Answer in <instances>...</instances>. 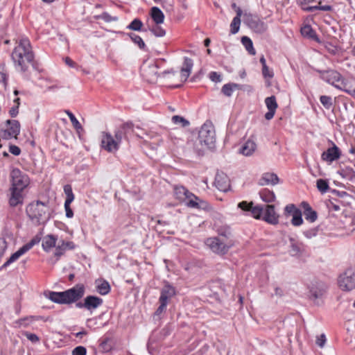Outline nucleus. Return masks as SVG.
<instances>
[{"label":"nucleus","instance_id":"1","mask_svg":"<svg viewBox=\"0 0 355 355\" xmlns=\"http://www.w3.org/2000/svg\"><path fill=\"white\" fill-rule=\"evenodd\" d=\"M11 58L16 67H19L21 71H26L28 65L34 59L30 42L26 38L19 40L18 44L13 49Z\"/></svg>","mask_w":355,"mask_h":355},{"label":"nucleus","instance_id":"2","mask_svg":"<svg viewBox=\"0 0 355 355\" xmlns=\"http://www.w3.org/2000/svg\"><path fill=\"white\" fill-rule=\"evenodd\" d=\"M29 220L36 226L44 225L51 218V209L48 205L40 200L30 202L26 207Z\"/></svg>","mask_w":355,"mask_h":355},{"label":"nucleus","instance_id":"3","mask_svg":"<svg viewBox=\"0 0 355 355\" xmlns=\"http://www.w3.org/2000/svg\"><path fill=\"white\" fill-rule=\"evenodd\" d=\"M85 293V286L82 284L62 292L47 291L46 297L57 304H70L80 300Z\"/></svg>","mask_w":355,"mask_h":355},{"label":"nucleus","instance_id":"4","mask_svg":"<svg viewBox=\"0 0 355 355\" xmlns=\"http://www.w3.org/2000/svg\"><path fill=\"white\" fill-rule=\"evenodd\" d=\"M164 61V59H159L150 62H144L141 67L143 78L150 83H155L159 76L165 78L167 74L174 75L175 71L172 69L164 71L161 73H158L160 63Z\"/></svg>","mask_w":355,"mask_h":355},{"label":"nucleus","instance_id":"5","mask_svg":"<svg viewBox=\"0 0 355 355\" xmlns=\"http://www.w3.org/2000/svg\"><path fill=\"white\" fill-rule=\"evenodd\" d=\"M200 143L207 148H213L216 141L215 130L211 123H205L200 128L198 133Z\"/></svg>","mask_w":355,"mask_h":355},{"label":"nucleus","instance_id":"6","mask_svg":"<svg viewBox=\"0 0 355 355\" xmlns=\"http://www.w3.org/2000/svg\"><path fill=\"white\" fill-rule=\"evenodd\" d=\"M11 187L24 191L29 184L30 179L27 174L19 168H13L10 173Z\"/></svg>","mask_w":355,"mask_h":355},{"label":"nucleus","instance_id":"7","mask_svg":"<svg viewBox=\"0 0 355 355\" xmlns=\"http://www.w3.org/2000/svg\"><path fill=\"white\" fill-rule=\"evenodd\" d=\"M339 287L343 291H349L355 288V268H349L338 279Z\"/></svg>","mask_w":355,"mask_h":355},{"label":"nucleus","instance_id":"8","mask_svg":"<svg viewBox=\"0 0 355 355\" xmlns=\"http://www.w3.org/2000/svg\"><path fill=\"white\" fill-rule=\"evenodd\" d=\"M243 21L250 28L258 33H263L267 29V25L263 21L250 13L243 15Z\"/></svg>","mask_w":355,"mask_h":355},{"label":"nucleus","instance_id":"9","mask_svg":"<svg viewBox=\"0 0 355 355\" xmlns=\"http://www.w3.org/2000/svg\"><path fill=\"white\" fill-rule=\"evenodd\" d=\"M6 124L8 128L0 130V135L3 139L9 140L12 138L17 139L20 133L21 125L17 120L8 119Z\"/></svg>","mask_w":355,"mask_h":355},{"label":"nucleus","instance_id":"10","mask_svg":"<svg viewBox=\"0 0 355 355\" xmlns=\"http://www.w3.org/2000/svg\"><path fill=\"white\" fill-rule=\"evenodd\" d=\"M133 132V124L130 122H127L121 125L114 131V139L117 142L118 146L120 147L121 144L123 140L128 139V135Z\"/></svg>","mask_w":355,"mask_h":355},{"label":"nucleus","instance_id":"11","mask_svg":"<svg viewBox=\"0 0 355 355\" xmlns=\"http://www.w3.org/2000/svg\"><path fill=\"white\" fill-rule=\"evenodd\" d=\"M205 243L214 252L218 254H226L230 247L225 244L223 241L217 237L207 239Z\"/></svg>","mask_w":355,"mask_h":355},{"label":"nucleus","instance_id":"12","mask_svg":"<svg viewBox=\"0 0 355 355\" xmlns=\"http://www.w3.org/2000/svg\"><path fill=\"white\" fill-rule=\"evenodd\" d=\"M101 143V148L108 153H114L119 148L117 142L110 132H102Z\"/></svg>","mask_w":355,"mask_h":355},{"label":"nucleus","instance_id":"13","mask_svg":"<svg viewBox=\"0 0 355 355\" xmlns=\"http://www.w3.org/2000/svg\"><path fill=\"white\" fill-rule=\"evenodd\" d=\"M309 297L311 300H317L323 296L327 291L326 284L321 281H313L309 286Z\"/></svg>","mask_w":355,"mask_h":355},{"label":"nucleus","instance_id":"14","mask_svg":"<svg viewBox=\"0 0 355 355\" xmlns=\"http://www.w3.org/2000/svg\"><path fill=\"white\" fill-rule=\"evenodd\" d=\"M285 214L292 216L291 224L293 226H300L303 223L302 211L295 205L289 204L284 208Z\"/></svg>","mask_w":355,"mask_h":355},{"label":"nucleus","instance_id":"15","mask_svg":"<svg viewBox=\"0 0 355 355\" xmlns=\"http://www.w3.org/2000/svg\"><path fill=\"white\" fill-rule=\"evenodd\" d=\"M184 191V195L188 199L187 205L192 208L205 209L207 207V202L200 200L198 197L191 193L185 187L180 188Z\"/></svg>","mask_w":355,"mask_h":355},{"label":"nucleus","instance_id":"16","mask_svg":"<svg viewBox=\"0 0 355 355\" xmlns=\"http://www.w3.org/2000/svg\"><path fill=\"white\" fill-rule=\"evenodd\" d=\"M317 71L320 73V78L323 80L334 86L340 81V78L342 76L335 70H317Z\"/></svg>","mask_w":355,"mask_h":355},{"label":"nucleus","instance_id":"17","mask_svg":"<svg viewBox=\"0 0 355 355\" xmlns=\"http://www.w3.org/2000/svg\"><path fill=\"white\" fill-rule=\"evenodd\" d=\"M238 207L243 211H249L251 212L254 218L259 219L263 212L264 208L262 206L257 205L253 207V202H248L247 201H242L238 204Z\"/></svg>","mask_w":355,"mask_h":355},{"label":"nucleus","instance_id":"18","mask_svg":"<svg viewBox=\"0 0 355 355\" xmlns=\"http://www.w3.org/2000/svg\"><path fill=\"white\" fill-rule=\"evenodd\" d=\"M214 184L219 191L226 192L230 187V180L225 173L218 172L215 177Z\"/></svg>","mask_w":355,"mask_h":355},{"label":"nucleus","instance_id":"19","mask_svg":"<svg viewBox=\"0 0 355 355\" xmlns=\"http://www.w3.org/2000/svg\"><path fill=\"white\" fill-rule=\"evenodd\" d=\"M10 195L8 199L9 205L15 207L21 205L24 203V191L18 190L16 188H10Z\"/></svg>","mask_w":355,"mask_h":355},{"label":"nucleus","instance_id":"20","mask_svg":"<svg viewBox=\"0 0 355 355\" xmlns=\"http://www.w3.org/2000/svg\"><path fill=\"white\" fill-rule=\"evenodd\" d=\"M264 215L262 218L263 220L272 225H277L279 223V215L275 210V206L272 205H268L265 206L263 210Z\"/></svg>","mask_w":355,"mask_h":355},{"label":"nucleus","instance_id":"21","mask_svg":"<svg viewBox=\"0 0 355 355\" xmlns=\"http://www.w3.org/2000/svg\"><path fill=\"white\" fill-rule=\"evenodd\" d=\"M175 287L171 286L168 282H165V284L160 292L159 302L168 304L169 300L175 295Z\"/></svg>","mask_w":355,"mask_h":355},{"label":"nucleus","instance_id":"22","mask_svg":"<svg viewBox=\"0 0 355 355\" xmlns=\"http://www.w3.org/2000/svg\"><path fill=\"white\" fill-rule=\"evenodd\" d=\"M341 155L339 148L333 144V146L329 148L322 153V159L328 162H332L340 158Z\"/></svg>","mask_w":355,"mask_h":355},{"label":"nucleus","instance_id":"23","mask_svg":"<svg viewBox=\"0 0 355 355\" xmlns=\"http://www.w3.org/2000/svg\"><path fill=\"white\" fill-rule=\"evenodd\" d=\"M279 179L277 174L274 173H265L259 180L258 184L260 186H265L268 184L276 185L279 183Z\"/></svg>","mask_w":355,"mask_h":355},{"label":"nucleus","instance_id":"24","mask_svg":"<svg viewBox=\"0 0 355 355\" xmlns=\"http://www.w3.org/2000/svg\"><path fill=\"white\" fill-rule=\"evenodd\" d=\"M289 252L291 256H300L305 251V246L302 243L297 241L293 238H290Z\"/></svg>","mask_w":355,"mask_h":355},{"label":"nucleus","instance_id":"25","mask_svg":"<svg viewBox=\"0 0 355 355\" xmlns=\"http://www.w3.org/2000/svg\"><path fill=\"white\" fill-rule=\"evenodd\" d=\"M301 207L304 209V215L306 220H309L311 223H313L317 220V212L311 208L308 202L304 201L302 202L301 203Z\"/></svg>","mask_w":355,"mask_h":355},{"label":"nucleus","instance_id":"26","mask_svg":"<svg viewBox=\"0 0 355 355\" xmlns=\"http://www.w3.org/2000/svg\"><path fill=\"white\" fill-rule=\"evenodd\" d=\"M85 309L87 310H92L100 306L103 301L101 297L94 296V295H89L85 298Z\"/></svg>","mask_w":355,"mask_h":355},{"label":"nucleus","instance_id":"27","mask_svg":"<svg viewBox=\"0 0 355 355\" xmlns=\"http://www.w3.org/2000/svg\"><path fill=\"white\" fill-rule=\"evenodd\" d=\"M74 248L75 245L73 242L61 241V243H59L55 247L54 255L59 258L64 254L67 250H72Z\"/></svg>","mask_w":355,"mask_h":355},{"label":"nucleus","instance_id":"28","mask_svg":"<svg viewBox=\"0 0 355 355\" xmlns=\"http://www.w3.org/2000/svg\"><path fill=\"white\" fill-rule=\"evenodd\" d=\"M193 65V60L191 58L185 57L184 59L183 66L181 69V76L184 81H186L189 78Z\"/></svg>","mask_w":355,"mask_h":355},{"label":"nucleus","instance_id":"29","mask_svg":"<svg viewBox=\"0 0 355 355\" xmlns=\"http://www.w3.org/2000/svg\"><path fill=\"white\" fill-rule=\"evenodd\" d=\"M236 15L233 18V20L230 24V33L233 35L237 33L240 28L241 24V17L242 15V10L240 8H237Z\"/></svg>","mask_w":355,"mask_h":355},{"label":"nucleus","instance_id":"30","mask_svg":"<svg viewBox=\"0 0 355 355\" xmlns=\"http://www.w3.org/2000/svg\"><path fill=\"white\" fill-rule=\"evenodd\" d=\"M57 236L53 234L46 236L42 241V248L44 251L49 252L52 248L55 247Z\"/></svg>","mask_w":355,"mask_h":355},{"label":"nucleus","instance_id":"31","mask_svg":"<svg viewBox=\"0 0 355 355\" xmlns=\"http://www.w3.org/2000/svg\"><path fill=\"white\" fill-rule=\"evenodd\" d=\"M150 16L156 24H162L165 17L163 12L156 6H154L150 9Z\"/></svg>","mask_w":355,"mask_h":355},{"label":"nucleus","instance_id":"32","mask_svg":"<svg viewBox=\"0 0 355 355\" xmlns=\"http://www.w3.org/2000/svg\"><path fill=\"white\" fill-rule=\"evenodd\" d=\"M301 33L304 37L312 39L316 42H320V40L316 33L310 25H305L304 26H303L301 28Z\"/></svg>","mask_w":355,"mask_h":355},{"label":"nucleus","instance_id":"33","mask_svg":"<svg viewBox=\"0 0 355 355\" xmlns=\"http://www.w3.org/2000/svg\"><path fill=\"white\" fill-rule=\"evenodd\" d=\"M255 149H256V144L252 140L248 139L243 144L240 152L245 156H249L252 154V153L255 150Z\"/></svg>","mask_w":355,"mask_h":355},{"label":"nucleus","instance_id":"34","mask_svg":"<svg viewBox=\"0 0 355 355\" xmlns=\"http://www.w3.org/2000/svg\"><path fill=\"white\" fill-rule=\"evenodd\" d=\"M335 87L345 92L348 94L352 96L354 91L355 90V88H352L349 83H348L347 80L343 78L341 76L340 83H338V84L335 85Z\"/></svg>","mask_w":355,"mask_h":355},{"label":"nucleus","instance_id":"35","mask_svg":"<svg viewBox=\"0 0 355 355\" xmlns=\"http://www.w3.org/2000/svg\"><path fill=\"white\" fill-rule=\"evenodd\" d=\"M26 252L22 248H20L17 251H16L15 253H13L9 259L1 266L0 268V270H2L3 268H6L8 267L10 264L17 261L21 256H22L24 254H25Z\"/></svg>","mask_w":355,"mask_h":355},{"label":"nucleus","instance_id":"36","mask_svg":"<svg viewBox=\"0 0 355 355\" xmlns=\"http://www.w3.org/2000/svg\"><path fill=\"white\" fill-rule=\"evenodd\" d=\"M261 200L266 202H272L275 200V195L273 191L268 189H263L259 192Z\"/></svg>","mask_w":355,"mask_h":355},{"label":"nucleus","instance_id":"37","mask_svg":"<svg viewBox=\"0 0 355 355\" xmlns=\"http://www.w3.org/2000/svg\"><path fill=\"white\" fill-rule=\"evenodd\" d=\"M239 88L240 86L238 84L227 83L223 86L221 92L225 96L230 97L235 89H239Z\"/></svg>","mask_w":355,"mask_h":355},{"label":"nucleus","instance_id":"38","mask_svg":"<svg viewBox=\"0 0 355 355\" xmlns=\"http://www.w3.org/2000/svg\"><path fill=\"white\" fill-rule=\"evenodd\" d=\"M96 282L97 283L96 290L99 294L104 295L110 293V286L107 281H100L99 283L96 281Z\"/></svg>","mask_w":355,"mask_h":355},{"label":"nucleus","instance_id":"39","mask_svg":"<svg viewBox=\"0 0 355 355\" xmlns=\"http://www.w3.org/2000/svg\"><path fill=\"white\" fill-rule=\"evenodd\" d=\"M241 43L250 55H255L256 51L253 47L252 41L250 37L247 36H243L241 37Z\"/></svg>","mask_w":355,"mask_h":355},{"label":"nucleus","instance_id":"40","mask_svg":"<svg viewBox=\"0 0 355 355\" xmlns=\"http://www.w3.org/2000/svg\"><path fill=\"white\" fill-rule=\"evenodd\" d=\"M316 187L321 193H325L329 189V182L327 180L318 179L316 181Z\"/></svg>","mask_w":355,"mask_h":355},{"label":"nucleus","instance_id":"41","mask_svg":"<svg viewBox=\"0 0 355 355\" xmlns=\"http://www.w3.org/2000/svg\"><path fill=\"white\" fill-rule=\"evenodd\" d=\"M65 112H66L67 114L68 115L73 128L77 130V132L78 133H80V130L82 131L83 130L80 122L78 121V119L76 118V116H74V114L72 112H71L69 110H66Z\"/></svg>","mask_w":355,"mask_h":355},{"label":"nucleus","instance_id":"42","mask_svg":"<svg viewBox=\"0 0 355 355\" xmlns=\"http://www.w3.org/2000/svg\"><path fill=\"white\" fill-rule=\"evenodd\" d=\"M171 121L173 123L180 125L183 128L187 127L190 124L188 120L179 115L173 116L171 118Z\"/></svg>","mask_w":355,"mask_h":355},{"label":"nucleus","instance_id":"43","mask_svg":"<svg viewBox=\"0 0 355 355\" xmlns=\"http://www.w3.org/2000/svg\"><path fill=\"white\" fill-rule=\"evenodd\" d=\"M265 103L268 110H276L277 108V103L275 96L267 97L265 99Z\"/></svg>","mask_w":355,"mask_h":355},{"label":"nucleus","instance_id":"44","mask_svg":"<svg viewBox=\"0 0 355 355\" xmlns=\"http://www.w3.org/2000/svg\"><path fill=\"white\" fill-rule=\"evenodd\" d=\"M128 35L130 36L132 42L137 44L141 49H144L145 48V43L140 36L135 33H129Z\"/></svg>","mask_w":355,"mask_h":355},{"label":"nucleus","instance_id":"45","mask_svg":"<svg viewBox=\"0 0 355 355\" xmlns=\"http://www.w3.org/2000/svg\"><path fill=\"white\" fill-rule=\"evenodd\" d=\"M143 26L142 21L139 19H135L132 22L127 26V28L132 31H139L141 30Z\"/></svg>","mask_w":355,"mask_h":355},{"label":"nucleus","instance_id":"46","mask_svg":"<svg viewBox=\"0 0 355 355\" xmlns=\"http://www.w3.org/2000/svg\"><path fill=\"white\" fill-rule=\"evenodd\" d=\"M150 31L156 37H164L166 35V31L162 28L159 24H156L150 28Z\"/></svg>","mask_w":355,"mask_h":355},{"label":"nucleus","instance_id":"47","mask_svg":"<svg viewBox=\"0 0 355 355\" xmlns=\"http://www.w3.org/2000/svg\"><path fill=\"white\" fill-rule=\"evenodd\" d=\"M40 239H41L40 237H39L38 236H35L28 243L24 245L21 248L26 252L28 250H30L35 245L39 243L40 241Z\"/></svg>","mask_w":355,"mask_h":355},{"label":"nucleus","instance_id":"48","mask_svg":"<svg viewBox=\"0 0 355 355\" xmlns=\"http://www.w3.org/2000/svg\"><path fill=\"white\" fill-rule=\"evenodd\" d=\"M320 103L322 104V105L327 109L329 110L332 105V98L331 96H321L320 98Z\"/></svg>","mask_w":355,"mask_h":355},{"label":"nucleus","instance_id":"49","mask_svg":"<svg viewBox=\"0 0 355 355\" xmlns=\"http://www.w3.org/2000/svg\"><path fill=\"white\" fill-rule=\"evenodd\" d=\"M64 191L67 196L65 200L73 201L74 199V195L71 186L69 184L65 185L64 187Z\"/></svg>","mask_w":355,"mask_h":355},{"label":"nucleus","instance_id":"50","mask_svg":"<svg viewBox=\"0 0 355 355\" xmlns=\"http://www.w3.org/2000/svg\"><path fill=\"white\" fill-rule=\"evenodd\" d=\"M98 18L102 19L106 22H111L117 20L116 17H112L110 14L105 12H103L100 16H98Z\"/></svg>","mask_w":355,"mask_h":355},{"label":"nucleus","instance_id":"51","mask_svg":"<svg viewBox=\"0 0 355 355\" xmlns=\"http://www.w3.org/2000/svg\"><path fill=\"white\" fill-rule=\"evenodd\" d=\"M0 83H3L5 86L7 85V74L5 72L4 65H0Z\"/></svg>","mask_w":355,"mask_h":355},{"label":"nucleus","instance_id":"52","mask_svg":"<svg viewBox=\"0 0 355 355\" xmlns=\"http://www.w3.org/2000/svg\"><path fill=\"white\" fill-rule=\"evenodd\" d=\"M72 201L65 200L64 202V209L66 211V216L67 218H72L73 216V212L70 207V204Z\"/></svg>","mask_w":355,"mask_h":355},{"label":"nucleus","instance_id":"53","mask_svg":"<svg viewBox=\"0 0 355 355\" xmlns=\"http://www.w3.org/2000/svg\"><path fill=\"white\" fill-rule=\"evenodd\" d=\"M87 349L83 346H78L72 351V355H86Z\"/></svg>","mask_w":355,"mask_h":355},{"label":"nucleus","instance_id":"54","mask_svg":"<svg viewBox=\"0 0 355 355\" xmlns=\"http://www.w3.org/2000/svg\"><path fill=\"white\" fill-rule=\"evenodd\" d=\"M24 335L27 338L28 340H29L32 343H37L40 340L39 337L35 334L25 331L24 333Z\"/></svg>","mask_w":355,"mask_h":355},{"label":"nucleus","instance_id":"55","mask_svg":"<svg viewBox=\"0 0 355 355\" xmlns=\"http://www.w3.org/2000/svg\"><path fill=\"white\" fill-rule=\"evenodd\" d=\"M262 74L266 78H272L274 76L273 72L269 69L268 66L262 67Z\"/></svg>","mask_w":355,"mask_h":355},{"label":"nucleus","instance_id":"56","mask_svg":"<svg viewBox=\"0 0 355 355\" xmlns=\"http://www.w3.org/2000/svg\"><path fill=\"white\" fill-rule=\"evenodd\" d=\"M318 232V230L316 228L310 229L306 230L303 232L304 235L309 239L312 238L313 236H316Z\"/></svg>","mask_w":355,"mask_h":355},{"label":"nucleus","instance_id":"57","mask_svg":"<svg viewBox=\"0 0 355 355\" xmlns=\"http://www.w3.org/2000/svg\"><path fill=\"white\" fill-rule=\"evenodd\" d=\"M20 103H18V105H15L12 106L10 110L9 114L11 117L14 118L16 117L19 113V107Z\"/></svg>","mask_w":355,"mask_h":355},{"label":"nucleus","instance_id":"58","mask_svg":"<svg viewBox=\"0 0 355 355\" xmlns=\"http://www.w3.org/2000/svg\"><path fill=\"white\" fill-rule=\"evenodd\" d=\"M9 151L15 156H18L21 153V149L15 145H10Z\"/></svg>","mask_w":355,"mask_h":355},{"label":"nucleus","instance_id":"59","mask_svg":"<svg viewBox=\"0 0 355 355\" xmlns=\"http://www.w3.org/2000/svg\"><path fill=\"white\" fill-rule=\"evenodd\" d=\"M326 343V336L324 334H321L320 336H318L316 340V344L320 347H323L324 344Z\"/></svg>","mask_w":355,"mask_h":355},{"label":"nucleus","instance_id":"60","mask_svg":"<svg viewBox=\"0 0 355 355\" xmlns=\"http://www.w3.org/2000/svg\"><path fill=\"white\" fill-rule=\"evenodd\" d=\"M209 78L212 81L216 83L220 82L222 80L220 75L215 71H212L209 73Z\"/></svg>","mask_w":355,"mask_h":355},{"label":"nucleus","instance_id":"61","mask_svg":"<svg viewBox=\"0 0 355 355\" xmlns=\"http://www.w3.org/2000/svg\"><path fill=\"white\" fill-rule=\"evenodd\" d=\"M166 306H167V304L162 303V302H159V306L155 311V315H159L160 314H162L166 310Z\"/></svg>","mask_w":355,"mask_h":355},{"label":"nucleus","instance_id":"62","mask_svg":"<svg viewBox=\"0 0 355 355\" xmlns=\"http://www.w3.org/2000/svg\"><path fill=\"white\" fill-rule=\"evenodd\" d=\"M302 9L307 12H313L315 10H320V6H306V7H302Z\"/></svg>","mask_w":355,"mask_h":355},{"label":"nucleus","instance_id":"63","mask_svg":"<svg viewBox=\"0 0 355 355\" xmlns=\"http://www.w3.org/2000/svg\"><path fill=\"white\" fill-rule=\"evenodd\" d=\"M276 110H268V112L265 114V119L267 120H270L273 118Z\"/></svg>","mask_w":355,"mask_h":355},{"label":"nucleus","instance_id":"64","mask_svg":"<svg viewBox=\"0 0 355 355\" xmlns=\"http://www.w3.org/2000/svg\"><path fill=\"white\" fill-rule=\"evenodd\" d=\"M64 61H65V63H66L68 66H69V67H75V65H76V63H75V62H73L71 58H68V57L65 58Z\"/></svg>","mask_w":355,"mask_h":355}]
</instances>
